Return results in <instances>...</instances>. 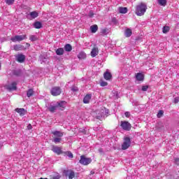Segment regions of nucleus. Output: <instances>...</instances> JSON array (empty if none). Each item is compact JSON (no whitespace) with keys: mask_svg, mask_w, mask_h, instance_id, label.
I'll use <instances>...</instances> for the list:
<instances>
[{"mask_svg":"<svg viewBox=\"0 0 179 179\" xmlns=\"http://www.w3.org/2000/svg\"><path fill=\"white\" fill-rule=\"evenodd\" d=\"M65 107H66V101H62L60 102H57V103L55 104H50L48 110L52 113H57V111H64L65 109Z\"/></svg>","mask_w":179,"mask_h":179,"instance_id":"1","label":"nucleus"},{"mask_svg":"<svg viewBox=\"0 0 179 179\" xmlns=\"http://www.w3.org/2000/svg\"><path fill=\"white\" fill-rule=\"evenodd\" d=\"M147 9L148 6H146V4H145L144 3H141V4L136 6V15H137V16H143Z\"/></svg>","mask_w":179,"mask_h":179,"instance_id":"2","label":"nucleus"},{"mask_svg":"<svg viewBox=\"0 0 179 179\" xmlns=\"http://www.w3.org/2000/svg\"><path fill=\"white\" fill-rule=\"evenodd\" d=\"M79 163L83 166H88V164L92 163V158H87L85 155H81Z\"/></svg>","mask_w":179,"mask_h":179,"instance_id":"3","label":"nucleus"},{"mask_svg":"<svg viewBox=\"0 0 179 179\" xmlns=\"http://www.w3.org/2000/svg\"><path fill=\"white\" fill-rule=\"evenodd\" d=\"M129 146H131V138L129 136H126L124 138V142L122 145V150H127Z\"/></svg>","mask_w":179,"mask_h":179,"instance_id":"4","label":"nucleus"},{"mask_svg":"<svg viewBox=\"0 0 179 179\" xmlns=\"http://www.w3.org/2000/svg\"><path fill=\"white\" fill-rule=\"evenodd\" d=\"M120 127L122 129H124V131H131V129L132 128L131 123L127 121H121Z\"/></svg>","mask_w":179,"mask_h":179,"instance_id":"5","label":"nucleus"},{"mask_svg":"<svg viewBox=\"0 0 179 179\" xmlns=\"http://www.w3.org/2000/svg\"><path fill=\"white\" fill-rule=\"evenodd\" d=\"M63 174L65 175L66 177H69V179L75 178V171L71 169L64 170Z\"/></svg>","mask_w":179,"mask_h":179,"instance_id":"6","label":"nucleus"},{"mask_svg":"<svg viewBox=\"0 0 179 179\" xmlns=\"http://www.w3.org/2000/svg\"><path fill=\"white\" fill-rule=\"evenodd\" d=\"M26 38H27L26 35H16L11 38V41H13V43H16V41H23V40H26Z\"/></svg>","mask_w":179,"mask_h":179,"instance_id":"7","label":"nucleus"},{"mask_svg":"<svg viewBox=\"0 0 179 179\" xmlns=\"http://www.w3.org/2000/svg\"><path fill=\"white\" fill-rule=\"evenodd\" d=\"M50 93L52 96H59L62 93L61 88L59 87H53L50 90Z\"/></svg>","mask_w":179,"mask_h":179,"instance_id":"8","label":"nucleus"},{"mask_svg":"<svg viewBox=\"0 0 179 179\" xmlns=\"http://www.w3.org/2000/svg\"><path fill=\"white\" fill-rule=\"evenodd\" d=\"M17 83L13 82L10 85L6 86V89L8 92H12L13 90H17Z\"/></svg>","mask_w":179,"mask_h":179,"instance_id":"9","label":"nucleus"},{"mask_svg":"<svg viewBox=\"0 0 179 179\" xmlns=\"http://www.w3.org/2000/svg\"><path fill=\"white\" fill-rule=\"evenodd\" d=\"M52 150L54 152V153H56V155H62V153H64L61 147L55 145L52 146Z\"/></svg>","mask_w":179,"mask_h":179,"instance_id":"10","label":"nucleus"},{"mask_svg":"<svg viewBox=\"0 0 179 179\" xmlns=\"http://www.w3.org/2000/svg\"><path fill=\"white\" fill-rule=\"evenodd\" d=\"M15 59L17 62L22 64V62L26 59V56L23 54H18L15 56Z\"/></svg>","mask_w":179,"mask_h":179,"instance_id":"11","label":"nucleus"},{"mask_svg":"<svg viewBox=\"0 0 179 179\" xmlns=\"http://www.w3.org/2000/svg\"><path fill=\"white\" fill-rule=\"evenodd\" d=\"M36 17H38V13L37 11H32L27 16V19H29V20L36 19Z\"/></svg>","mask_w":179,"mask_h":179,"instance_id":"12","label":"nucleus"},{"mask_svg":"<svg viewBox=\"0 0 179 179\" xmlns=\"http://www.w3.org/2000/svg\"><path fill=\"white\" fill-rule=\"evenodd\" d=\"M91 99H92V94H87V95H85V96L83 100L84 104H89V103H90Z\"/></svg>","mask_w":179,"mask_h":179,"instance_id":"13","label":"nucleus"},{"mask_svg":"<svg viewBox=\"0 0 179 179\" xmlns=\"http://www.w3.org/2000/svg\"><path fill=\"white\" fill-rule=\"evenodd\" d=\"M15 111H16V113L20 114V117H23V115H25L26 113H27V111H26L24 108H15Z\"/></svg>","mask_w":179,"mask_h":179,"instance_id":"14","label":"nucleus"},{"mask_svg":"<svg viewBox=\"0 0 179 179\" xmlns=\"http://www.w3.org/2000/svg\"><path fill=\"white\" fill-rule=\"evenodd\" d=\"M136 80H138V82H142L145 79V76L142 73H138L136 75Z\"/></svg>","mask_w":179,"mask_h":179,"instance_id":"15","label":"nucleus"},{"mask_svg":"<svg viewBox=\"0 0 179 179\" xmlns=\"http://www.w3.org/2000/svg\"><path fill=\"white\" fill-rule=\"evenodd\" d=\"M52 134L54 135V136H57V138H62L64 136V133L59 131H52Z\"/></svg>","mask_w":179,"mask_h":179,"instance_id":"16","label":"nucleus"},{"mask_svg":"<svg viewBox=\"0 0 179 179\" xmlns=\"http://www.w3.org/2000/svg\"><path fill=\"white\" fill-rule=\"evenodd\" d=\"M98 55H99V49L94 48L91 51V56L92 57V58H94V57H96Z\"/></svg>","mask_w":179,"mask_h":179,"instance_id":"17","label":"nucleus"},{"mask_svg":"<svg viewBox=\"0 0 179 179\" xmlns=\"http://www.w3.org/2000/svg\"><path fill=\"white\" fill-rule=\"evenodd\" d=\"M86 53L85 52L81 51L78 55V59H86Z\"/></svg>","mask_w":179,"mask_h":179,"instance_id":"18","label":"nucleus"},{"mask_svg":"<svg viewBox=\"0 0 179 179\" xmlns=\"http://www.w3.org/2000/svg\"><path fill=\"white\" fill-rule=\"evenodd\" d=\"M24 48V46L22 45H15L13 46V50H15V51H22Z\"/></svg>","mask_w":179,"mask_h":179,"instance_id":"19","label":"nucleus"},{"mask_svg":"<svg viewBox=\"0 0 179 179\" xmlns=\"http://www.w3.org/2000/svg\"><path fill=\"white\" fill-rule=\"evenodd\" d=\"M103 77L106 80H110L112 78L111 73L108 71L105 72L103 74Z\"/></svg>","mask_w":179,"mask_h":179,"instance_id":"20","label":"nucleus"},{"mask_svg":"<svg viewBox=\"0 0 179 179\" xmlns=\"http://www.w3.org/2000/svg\"><path fill=\"white\" fill-rule=\"evenodd\" d=\"M34 27L35 29H41L43 24L41 22L36 21L34 23Z\"/></svg>","mask_w":179,"mask_h":179,"instance_id":"21","label":"nucleus"},{"mask_svg":"<svg viewBox=\"0 0 179 179\" xmlns=\"http://www.w3.org/2000/svg\"><path fill=\"white\" fill-rule=\"evenodd\" d=\"M64 50L67 52H71V51H72V45H71L69 43L66 44L64 45Z\"/></svg>","mask_w":179,"mask_h":179,"instance_id":"22","label":"nucleus"},{"mask_svg":"<svg viewBox=\"0 0 179 179\" xmlns=\"http://www.w3.org/2000/svg\"><path fill=\"white\" fill-rule=\"evenodd\" d=\"M64 52H65V51L64 50V48H59L56 50L57 55H64Z\"/></svg>","mask_w":179,"mask_h":179,"instance_id":"23","label":"nucleus"},{"mask_svg":"<svg viewBox=\"0 0 179 179\" xmlns=\"http://www.w3.org/2000/svg\"><path fill=\"white\" fill-rule=\"evenodd\" d=\"M13 75H14L15 76H22V70L20 69L13 70Z\"/></svg>","mask_w":179,"mask_h":179,"instance_id":"24","label":"nucleus"},{"mask_svg":"<svg viewBox=\"0 0 179 179\" xmlns=\"http://www.w3.org/2000/svg\"><path fill=\"white\" fill-rule=\"evenodd\" d=\"M90 30H91L92 33H96L97 31V30H99V27L96 24L92 25L90 27Z\"/></svg>","mask_w":179,"mask_h":179,"instance_id":"25","label":"nucleus"},{"mask_svg":"<svg viewBox=\"0 0 179 179\" xmlns=\"http://www.w3.org/2000/svg\"><path fill=\"white\" fill-rule=\"evenodd\" d=\"M34 94V90L33 89H29L27 91V97H31Z\"/></svg>","mask_w":179,"mask_h":179,"instance_id":"26","label":"nucleus"},{"mask_svg":"<svg viewBox=\"0 0 179 179\" xmlns=\"http://www.w3.org/2000/svg\"><path fill=\"white\" fill-rule=\"evenodd\" d=\"M65 156H68L69 159H73V154L71 151H66L63 152Z\"/></svg>","mask_w":179,"mask_h":179,"instance_id":"27","label":"nucleus"},{"mask_svg":"<svg viewBox=\"0 0 179 179\" xmlns=\"http://www.w3.org/2000/svg\"><path fill=\"white\" fill-rule=\"evenodd\" d=\"M126 37H131L132 36V30L131 29H127L125 31Z\"/></svg>","mask_w":179,"mask_h":179,"instance_id":"28","label":"nucleus"},{"mask_svg":"<svg viewBox=\"0 0 179 179\" xmlns=\"http://www.w3.org/2000/svg\"><path fill=\"white\" fill-rule=\"evenodd\" d=\"M120 13H127L128 12V8L127 7H120L119 8Z\"/></svg>","mask_w":179,"mask_h":179,"instance_id":"29","label":"nucleus"},{"mask_svg":"<svg viewBox=\"0 0 179 179\" xmlns=\"http://www.w3.org/2000/svg\"><path fill=\"white\" fill-rule=\"evenodd\" d=\"M158 3L161 6H166L167 5V0H158Z\"/></svg>","mask_w":179,"mask_h":179,"instance_id":"30","label":"nucleus"},{"mask_svg":"<svg viewBox=\"0 0 179 179\" xmlns=\"http://www.w3.org/2000/svg\"><path fill=\"white\" fill-rule=\"evenodd\" d=\"M170 31V27L165 26L162 29V32L166 34V33H169Z\"/></svg>","mask_w":179,"mask_h":179,"instance_id":"31","label":"nucleus"},{"mask_svg":"<svg viewBox=\"0 0 179 179\" xmlns=\"http://www.w3.org/2000/svg\"><path fill=\"white\" fill-rule=\"evenodd\" d=\"M108 33H110V29L106 28V29H103L101 30V34H103V36H107V34H108Z\"/></svg>","mask_w":179,"mask_h":179,"instance_id":"32","label":"nucleus"},{"mask_svg":"<svg viewBox=\"0 0 179 179\" xmlns=\"http://www.w3.org/2000/svg\"><path fill=\"white\" fill-rule=\"evenodd\" d=\"M39 59L41 62V64H43V62H45V59H47V57L44 55H41L39 57Z\"/></svg>","mask_w":179,"mask_h":179,"instance_id":"33","label":"nucleus"},{"mask_svg":"<svg viewBox=\"0 0 179 179\" xmlns=\"http://www.w3.org/2000/svg\"><path fill=\"white\" fill-rule=\"evenodd\" d=\"M164 111H163L162 110H160L158 112L157 116L158 118H162V117H163V115H164Z\"/></svg>","mask_w":179,"mask_h":179,"instance_id":"34","label":"nucleus"},{"mask_svg":"<svg viewBox=\"0 0 179 179\" xmlns=\"http://www.w3.org/2000/svg\"><path fill=\"white\" fill-rule=\"evenodd\" d=\"M62 141V138L60 137H56L52 140V142H55V143H59Z\"/></svg>","mask_w":179,"mask_h":179,"instance_id":"35","label":"nucleus"},{"mask_svg":"<svg viewBox=\"0 0 179 179\" xmlns=\"http://www.w3.org/2000/svg\"><path fill=\"white\" fill-rule=\"evenodd\" d=\"M29 40H31V41H37V36L36 35H31Z\"/></svg>","mask_w":179,"mask_h":179,"instance_id":"36","label":"nucleus"},{"mask_svg":"<svg viewBox=\"0 0 179 179\" xmlns=\"http://www.w3.org/2000/svg\"><path fill=\"white\" fill-rule=\"evenodd\" d=\"M149 89V86L148 85H143L141 90L142 92H148V90Z\"/></svg>","mask_w":179,"mask_h":179,"instance_id":"37","label":"nucleus"},{"mask_svg":"<svg viewBox=\"0 0 179 179\" xmlns=\"http://www.w3.org/2000/svg\"><path fill=\"white\" fill-rule=\"evenodd\" d=\"M15 0H6L7 5H13Z\"/></svg>","mask_w":179,"mask_h":179,"instance_id":"38","label":"nucleus"},{"mask_svg":"<svg viewBox=\"0 0 179 179\" xmlns=\"http://www.w3.org/2000/svg\"><path fill=\"white\" fill-rule=\"evenodd\" d=\"M107 85H108V83L106 81H101L100 83V85L102 87H104V86H107Z\"/></svg>","mask_w":179,"mask_h":179,"instance_id":"39","label":"nucleus"},{"mask_svg":"<svg viewBox=\"0 0 179 179\" xmlns=\"http://www.w3.org/2000/svg\"><path fill=\"white\" fill-rule=\"evenodd\" d=\"M80 132H81L82 134H84V135H86V132H87V130L86 129H83V128H80L79 129Z\"/></svg>","mask_w":179,"mask_h":179,"instance_id":"40","label":"nucleus"},{"mask_svg":"<svg viewBox=\"0 0 179 179\" xmlns=\"http://www.w3.org/2000/svg\"><path fill=\"white\" fill-rule=\"evenodd\" d=\"M89 17H93L94 16V13H93V10H90L88 14Z\"/></svg>","mask_w":179,"mask_h":179,"instance_id":"41","label":"nucleus"},{"mask_svg":"<svg viewBox=\"0 0 179 179\" xmlns=\"http://www.w3.org/2000/svg\"><path fill=\"white\" fill-rule=\"evenodd\" d=\"M174 163L176 164V166H179V158H175Z\"/></svg>","mask_w":179,"mask_h":179,"instance_id":"42","label":"nucleus"},{"mask_svg":"<svg viewBox=\"0 0 179 179\" xmlns=\"http://www.w3.org/2000/svg\"><path fill=\"white\" fill-rule=\"evenodd\" d=\"M111 22H112V23H113L114 24H117V18H115V17L112 18Z\"/></svg>","mask_w":179,"mask_h":179,"instance_id":"43","label":"nucleus"},{"mask_svg":"<svg viewBox=\"0 0 179 179\" xmlns=\"http://www.w3.org/2000/svg\"><path fill=\"white\" fill-rule=\"evenodd\" d=\"M124 115H125V117H127V118H129V117H131V113L125 112Z\"/></svg>","mask_w":179,"mask_h":179,"instance_id":"44","label":"nucleus"},{"mask_svg":"<svg viewBox=\"0 0 179 179\" xmlns=\"http://www.w3.org/2000/svg\"><path fill=\"white\" fill-rule=\"evenodd\" d=\"M71 90L72 92H78L79 89H78V87H72Z\"/></svg>","mask_w":179,"mask_h":179,"instance_id":"45","label":"nucleus"},{"mask_svg":"<svg viewBox=\"0 0 179 179\" xmlns=\"http://www.w3.org/2000/svg\"><path fill=\"white\" fill-rule=\"evenodd\" d=\"M61 178V176L59 174L55 176H53L52 178V179H60Z\"/></svg>","mask_w":179,"mask_h":179,"instance_id":"46","label":"nucleus"},{"mask_svg":"<svg viewBox=\"0 0 179 179\" xmlns=\"http://www.w3.org/2000/svg\"><path fill=\"white\" fill-rule=\"evenodd\" d=\"M178 101H179V98H178V97H176V98L174 99V103H175V104H177V103H178Z\"/></svg>","mask_w":179,"mask_h":179,"instance_id":"47","label":"nucleus"},{"mask_svg":"<svg viewBox=\"0 0 179 179\" xmlns=\"http://www.w3.org/2000/svg\"><path fill=\"white\" fill-rule=\"evenodd\" d=\"M27 129L30 130V129H33V126H31V124H29L27 126Z\"/></svg>","mask_w":179,"mask_h":179,"instance_id":"48","label":"nucleus"},{"mask_svg":"<svg viewBox=\"0 0 179 179\" xmlns=\"http://www.w3.org/2000/svg\"><path fill=\"white\" fill-rule=\"evenodd\" d=\"M95 118H96V120H101L102 116H101V115H96V116L95 117Z\"/></svg>","mask_w":179,"mask_h":179,"instance_id":"49","label":"nucleus"},{"mask_svg":"<svg viewBox=\"0 0 179 179\" xmlns=\"http://www.w3.org/2000/svg\"><path fill=\"white\" fill-rule=\"evenodd\" d=\"M108 113H109L108 109H105V114H108Z\"/></svg>","mask_w":179,"mask_h":179,"instance_id":"50","label":"nucleus"},{"mask_svg":"<svg viewBox=\"0 0 179 179\" xmlns=\"http://www.w3.org/2000/svg\"><path fill=\"white\" fill-rule=\"evenodd\" d=\"M99 153H103V150H102V148H99Z\"/></svg>","mask_w":179,"mask_h":179,"instance_id":"51","label":"nucleus"},{"mask_svg":"<svg viewBox=\"0 0 179 179\" xmlns=\"http://www.w3.org/2000/svg\"><path fill=\"white\" fill-rule=\"evenodd\" d=\"M0 69H1V63H0Z\"/></svg>","mask_w":179,"mask_h":179,"instance_id":"52","label":"nucleus"}]
</instances>
